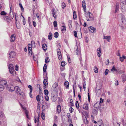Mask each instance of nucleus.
Returning <instances> with one entry per match:
<instances>
[{
    "mask_svg": "<svg viewBox=\"0 0 126 126\" xmlns=\"http://www.w3.org/2000/svg\"><path fill=\"white\" fill-rule=\"evenodd\" d=\"M121 19L119 22V24L122 28H123V26L126 24V21L125 16L122 14H120Z\"/></svg>",
    "mask_w": 126,
    "mask_h": 126,
    "instance_id": "f257e3e1",
    "label": "nucleus"
},
{
    "mask_svg": "<svg viewBox=\"0 0 126 126\" xmlns=\"http://www.w3.org/2000/svg\"><path fill=\"white\" fill-rule=\"evenodd\" d=\"M85 15L86 16L87 18V16L88 15L89 17V18L87 20V21L94 20V16L90 12H87L85 13Z\"/></svg>",
    "mask_w": 126,
    "mask_h": 126,
    "instance_id": "f03ea898",
    "label": "nucleus"
},
{
    "mask_svg": "<svg viewBox=\"0 0 126 126\" xmlns=\"http://www.w3.org/2000/svg\"><path fill=\"white\" fill-rule=\"evenodd\" d=\"M6 89L10 92H12L15 90V87L11 84H9L6 86Z\"/></svg>",
    "mask_w": 126,
    "mask_h": 126,
    "instance_id": "7ed1b4c3",
    "label": "nucleus"
},
{
    "mask_svg": "<svg viewBox=\"0 0 126 126\" xmlns=\"http://www.w3.org/2000/svg\"><path fill=\"white\" fill-rule=\"evenodd\" d=\"M121 3V8L122 9H126V0H120Z\"/></svg>",
    "mask_w": 126,
    "mask_h": 126,
    "instance_id": "20e7f679",
    "label": "nucleus"
},
{
    "mask_svg": "<svg viewBox=\"0 0 126 126\" xmlns=\"http://www.w3.org/2000/svg\"><path fill=\"white\" fill-rule=\"evenodd\" d=\"M52 88L53 91L55 92H57L58 90V84L57 83L55 82L53 84L52 86Z\"/></svg>",
    "mask_w": 126,
    "mask_h": 126,
    "instance_id": "39448f33",
    "label": "nucleus"
},
{
    "mask_svg": "<svg viewBox=\"0 0 126 126\" xmlns=\"http://www.w3.org/2000/svg\"><path fill=\"white\" fill-rule=\"evenodd\" d=\"M57 55L59 59L60 60H62V57L61 54V53L59 48H58L57 49Z\"/></svg>",
    "mask_w": 126,
    "mask_h": 126,
    "instance_id": "423d86ee",
    "label": "nucleus"
},
{
    "mask_svg": "<svg viewBox=\"0 0 126 126\" xmlns=\"http://www.w3.org/2000/svg\"><path fill=\"white\" fill-rule=\"evenodd\" d=\"M15 90H16V92L18 95H21V91L20 88L18 87V86H15Z\"/></svg>",
    "mask_w": 126,
    "mask_h": 126,
    "instance_id": "0eeeda50",
    "label": "nucleus"
},
{
    "mask_svg": "<svg viewBox=\"0 0 126 126\" xmlns=\"http://www.w3.org/2000/svg\"><path fill=\"white\" fill-rule=\"evenodd\" d=\"M9 70L10 73L12 74L13 75H14L16 74V72L14 70L13 67L9 69Z\"/></svg>",
    "mask_w": 126,
    "mask_h": 126,
    "instance_id": "6e6552de",
    "label": "nucleus"
},
{
    "mask_svg": "<svg viewBox=\"0 0 126 126\" xmlns=\"http://www.w3.org/2000/svg\"><path fill=\"white\" fill-rule=\"evenodd\" d=\"M16 55V53L13 51H11L9 54V57L10 58H12L14 57Z\"/></svg>",
    "mask_w": 126,
    "mask_h": 126,
    "instance_id": "1a4fd4ad",
    "label": "nucleus"
},
{
    "mask_svg": "<svg viewBox=\"0 0 126 126\" xmlns=\"http://www.w3.org/2000/svg\"><path fill=\"white\" fill-rule=\"evenodd\" d=\"M97 56L99 57H100L101 54V48L99 47L97 49Z\"/></svg>",
    "mask_w": 126,
    "mask_h": 126,
    "instance_id": "9d476101",
    "label": "nucleus"
},
{
    "mask_svg": "<svg viewBox=\"0 0 126 126\" xmlns=\"http://www.w3.org/2000/svg\"><path fill=\"white\" fill-rule=\"evenodd\" d=\"M88 104L87 103H85L83 106V108L84 109L87 110L89 109V107L88 105Z\"/></svg>",
    "mask_w": 126,
    "mask_h": 126,
    "instance_id": "9b49d317",
    "label": "nucleus"
},
{
    "mask_svg": "<svg viewBox=\"0 0 126 126\" xmlns=\"http://www.w3.org/2000/svg\"><path fill=\"white\" fill-rule=\"evenodd\" d=\"M89 29L90 31L93 33V32H94V31L96 30L95 28L91 26H90V27L89 28Z\"/></svg>",
    "mask_w": 126,
    "mask_h": 126,
    "instance_id": "f8f14e48",
    "label": "nucleus"
},
{
    "mask_svg": "<svg viewBox=\"0 0 126 126\" xmlns=\"http://www.w3.org/2000/svg\"><path fill=\"white\" fill-rule=\"evenodd\" d=\"M61 111V107L60 105H58L57 107V112L59 114Z\"/></svg>",
    "mask_w": 126,
    "mask_h": 126,
    "instance_id": "ddd939ff",
    "label": "nucleus"
},
{
    "mask_svg": "<svg viewBox=\"0 0 126 126\" xmlns=\"http://www.w3.org/2000/svg\"><path fill=\"white\" fill-rule=\"evenodd\" d=\"M77 49L76 51L77 55H80L81 54L80 50V49L78 48L77 46Z\"/></svg>",
    "mask_w": 126,
    "mask_h": 126,
    "instance_id": "4468645a",
    "label": "nucleus"
},
{
    "mask_svg": "<svg viewBox=\"0 0 126 126\" xmlns=\"http://www.w3.org/2000/svg\"><path fill=\"white\" fill-rule=\"evenodd\" d=\"M10 38V41L12 42H14L15 39V37L14 34L12 35L11 36Z\"/></svg>",
    "mask_w": 126,
    "mask_h": 126,
    "instance_id": "2eb2a0df",
    "label": "nucleus"
},
{
    "mask_svg": "<svg viewBox=\"0 0 126 126\" xmlns=\"http://www.w3.org/2000/svg\"><path fill=\"white\" fill-rule=\"evenodd\" d=\"M98 109H97L95 108L94 107L93 109V113L94 114H96L97 113V110Z\"/></svg>",
    "mask_w": 126,
    "mask_h": 126,
    "instance_id": "dca6fc26",
    "label": "nucleus"
},
{
    "mask_svg": "<svg viewBox=\"0 0 126 126\" xmlns=\"http://www.w3.org/2000/svg\"><path fill=\"white\" fill-rule=\"evenodd\" d=\"M56 13V11L54 9H52V14L54 18H56V16L55 14Z\"/></svg>",
    "mask_w": 126,
    "mask_h": 126,
    "instance_id": "f3484780",
    "label": "nucleus"
},
{
    "mask_svg": "<svg viewBox=\"0 0 126 126\" xmlns=\"http://www.w3.org/2000/svg\"><path fill=\"white\" fill-rule=\"evenodd\" d=\"M110 36H104V39H106L108 41V42H110Z\"/></svg>",
    "mask_w": 126,
    "mask_h": 126,
    "instance_id": "a211bd4d",
    "label": "nucleus"
},
{
    "mask_svg": "<svg viewBox=\"0 0 126 126\" xmlns=\"http://www.w3.org/2000/svg\"><path fill=\"white\" fill-rule=\"evenodd\" d=\"M9 16L12 19H13L14 17L13 11L12 12V11H10Z\"/></svg>",
    "mask_w": 126,
    "mask_h": 126,
    "instance_id": "6ab92c4d",
    "label": "nucleus"
},
{
    "mask_svg": "<svg viewBox=\"0 0 126 126\" xmlns=\"http://www.w3.org/2000/svg\"><path fill=\"white\" fill-rule=\"evenodd\" d=\"M100 106L99 104L97 103H95L94 105V107L97 109H98Z\"/></svg>",
    "mask_w": 126,
    "mask_h": 126,
    "instance_id": "aec40b11",
    "label": "nucleus"
},
{
    "mask_svg": "<svg viewBox=\"0 0 126 126\" xmlns=\"http://www.w3.org/2000/svg\"><path fill=\"white\" fill-rule=\"evenodd\" d=\"M83 121L85 124L86 125L88 123V121L87 120V118L85 116L84 117Z\"/></svg>",
    "mask_w": 126,
    "mask_h": 126,
    "instance_id": "412c9836",
    "label": "nucleus"
},
{
    "mask_svg": "<svg viewBox=\"0 0 126 126\" xmlns=\"http://www.w3.org/2000/svg\"><path fill=\"white\" fill-rule=\"evenodd\" d=\"M121 77L123 82H124L126 80V76L125 75H122Z\"/></svg>",
    "mask_w": 126,
    "mask_h": 126,
    "instance_id": "4be33fe9",
    "label": "nucleus"
},
{
    "mask_svg": "<svg viewBox=\"0 0 126 126\" xmlns=\"http://www.w3.org/2000/svg\"><path fill=\"white\" fill-rule=\"evenodd\" d=\"M47 46L45 44H43L42 45V48L44 50H46L47 49Z\"/></svg>",
    "mask_w": 126,
    "mask_h": 126,
    "instance_id": "5701e85b",
    "label": "nucleus"
},
{
    "mask_svg": "<svg viewBox=\"0 0 126 126\" xmlns=\"http://www.w3.org/2000/svg\"><path fill=\"white\" fill-rule=\"evenodd\" d=\"M101 90L100 89H98L97 90L96 94L97 96H99L101 94Z\"/></svg>",
    "mask_w": 126,
    "mask_h": 126,
    "instance_id": "b1692460",
    "label": "nucleus"
},
{
    "mask_svg": "<svg viewBox=\"0 0 126 126\" xmlns=\"http://www.w3.org/2000/svg\"><path fill=\"white\" fill-rule=\"evenodd\" d=\"M9 7L10 9V11H12V12L13 11L14 8L12 6V3H10L9 4Z\"/></svg>",
    "mask_w": 126,
    "mask_h": 126,
    "instance_id": "393cba45",
    "label": "nucleus"
},
{
    "mask_svg": "<svg viewBox=\"0 0 126 126\" xmlns=\"http://www.w3.org/2000/svg\"><path fill=\"white\" fill-rule=\"evenodd\" d=\"M67 116L68 117V120L69 121H71V118L70 116V114L69 113L67 114Z\"/></svg>",
    "mask_w": 126,
    "mask_h": 126,
    "instance_id": "a878e982",
    "label": "nucleus"
},
{
    "mask_svg": "<svg viewBox=\"0 0 126 126\" xmlns=\"http://www.w3.org/2000/svg\"><path fill=\"white\" fill-rule=\"evenodd\" d=\"M52 35L51 33V32H49V34L48 37V39L49 40H51L52 38Z\"/></svg>",
    "mask_w": 126,
    "mask_h": 126,
    "instance_id": "bb28decb",
    "label": "nucleus"
},
{
    "mask_svg": "<svg viewBox=\"0 0 126 126\" xmlns=\"http://www.w3.org/2000/svg\"><path fill=\"white\" fill-rule=\"evenodd\" d=\"M51 100L53 102H55L57 99L56 97H55L54 95L51 97Z\"/></svg>",
    "mask_w": 126,
    "mask_h": 126,
    "instance_id": "cd10ccee",
    "label": "nucleus"
},
{
    "mask_svg": "<svg viewBox=\"0 0 126 126\" xmlns=\"http://www.w3.org/2000/svg\"><path fill=\"white\" fill-rule=\"evenodd\" d=\"M43 83L44 85L45 86L48 85L47 80L45 79L44 80Z\"/></svg>",
    "mask_w": 126,
    "mask_h": 126,
    "instance_id": "c85d7f7f",
    "label": "nucleus"
},
{
    "mask_svg": "<svg viewBox=\"0 0 126 126\" xmlns=\"http://www.w3.org/2000/svg\"><path fill=\"white\" fill-rule=\"evenodd\" d=\"M47 65L46 64H44L43 68V71L44 72H46V71Z\"/></svg>",
    "mask_w": 126,
    "mask_h": 126,
    "instance_id": "c756f323",
    "label": "nucleus"
},
{
    "mask_svg": "<svg viewBox=\"0 0 126 126\" xmlns=\"http://www.w3.org/2000/svg\"><path fill=\"white\" fill-rule=\"evenodd\" d=\"M59 36V33L57 32H55L54 34V37L56 38H57Z\"/></svg>",
    "mask_w": 126,
    "mask_h": 126,
    "instance_id": "7c9ffc66",
    "label": "nucleus"
},
{
    "mask_svg": "<svg viewBox=\"0 0 126 126\" xmlns=\"http://www.w3.org/2000/svg\"><path fill=\"white\" fill-rule=\"evenodd\" d=\"M62 27H63V28L62 29L61 31L63 33H64L66 30V27L64 26H63Z\"/></svg>",
    "mask_w": 126,
    "mask_h": 126,
    "instance_id": "2f4dec72",
    "label": "nucleus"
},
{
    "mask_svg": "<svg viewBox=\"0 0 126 126\" xmlns=\"http://www.w3.org/2000/svg\"><path fill=\"white\" fill-rule=\"evenodd\" d=\"M82 6L83 8H85L86 7L85 5V1L83 0L82 2Z\"/></svg>",
    "mask_w": 126,
    "mask_h": 126,
    "instance_id": "473e14b6",
    "label": "nucleus"
},
{
    "mask_svg": "<svg viewBox=\"0 0 126 126\" xmlns=\"http://www.w3.org/2000/svg\"><path fill=\"white\" fill-rule=\"evenodd\" d=\"M1 83L5 85H6L7 84V81L5 80H2L1 81Z\"/></svg>",
    "mask_w": 126,
    "mask_h": 126,
    "instance_id": "72a5a7b5",
    "label": "nucleus"
},
{
    "mask_svg": "<svg viewBox=\"0 0 126 126\" xmlns=\"http://www.w3.org/2000/svg\"><path fill=\"white\" fill-rule=\"evenodd\" d=\"M94 71L95 73H97L98 72V69L96 66H95L94 67Z\"/></svg>",
    "mask_w": 126,
    "mask_h": 126,
    "instance_id": "f704fd0d",
    "label": "nucleus"
},
{
    "mask_svg": "<svg viewBox=\"0 0 126 126\" xmlns=\"http://www.w3.org/2000/svg\"><path fill=\"white\" fill-rule=\"evenodd\" d=\"M77 18V15L76 13V12L75 11H74L73 12V18L75 19Z\"/></svg>",
    "mask_w": 126,
    "mask_h": 126,
    "instance_id": "c9c22d12",
    "label": "nucleus"
},
{
    "mask_svg": "<svg viewBox=\"0 0 126 126\" xmlns=\"http://www.w3.org/2000/svg\"><path fill=\"white\" fill-rule=\"evenodd\" d=\"M64 85L66 87H68L69 85V83L68 82H65L64 83Z\"/></svg>",
    "mask_w": 126,
    "mask_h": 126,
    "instance_id": "e433bc0d",
    "label": "nucleus"
},
{
    "mask_svg": "<svg viewBox=\"0 0 126 126\" xmlns=\"http://www.w3.org/2000/svg\"><path fill=\"white\" fill-rule=\"evenodd\" d=\"M111 71H114L116 72L117 71V70L115 68V67L114 66H113L112 67L111 69Z\"/></svg>",
    "mask_w": 126,
    "mask_h": 126,
    "instance_id": "4c0bfd02",
    "label": "nucleus"
},
{
    "mask_svg": "<svg viewBox=\"0 0 126 126\" xmlns=\"http://www.w3.org/2000/svg\"><path fill=\"white\" fill-rule=\"evenodd\" d=\"M4 87L2 85H0V92L2 91L4 89Z\"/></svg>",
    "mask_w": 126,
    "mask_h": 126,
    "instance_id": "58836bf2",
    "label": "nucleus"
},
{
    "mask_svg": "<svg viewBox=\"0 0 126 126\" xmlns=\"http://www.w3.org/2000/svg\"><path fill=\"white\" fill-rule=\"evenodd\" d=\"M28 87L30 89V91L31 93H32V88L31 85H29Z\"/></svg>",
    "mask_w": 126,
    "mask_h": 126,
    "instance_id": "ea45409f",
    "label": "nucleus"
},
{
    "mask_svg": "<svg viewBox=\"0 0 126 126\" xmlns=\"http://www.w3.org/2000/svg\"><path fill=\"white\" fill-rule=\"evenodd\" d=\"M76 107L77 109H79V106L78 103V102L77 101L76 102Z\"/></svg>",
    "mask_w": 126,
    "mask_h": 126,
    "instance_id": "a19ab883",
    "label": "nucleus"
},
{
    "mask_svg": "<svg viewBox=\"0 0 126 126\" xmlns=\"http://www.w3.org/2000/svg\"><path fill=\"white\" fill-rule=\"evenodd\" d=\"M44 92L45 94L46 95H47L48 93V92L47 90H44Z\"/></svg>",
    "mask_w": 126,
    "mask_h": 126,
    "instance_id": "79ce46f5",
    "label": "nucleus"
},
{
    "mask_svg": "<svg viewBox=\"0 0 126 126\" xmlns=\"http://www.w3.org/2000/svg\"><path fill=\"white\" fill-rule=\"evenodd\" d=\"M25 113L26 115V116L27 118L29 119V116H28V111L26 110L25 111Z\"/></svg>",
    "mask_w": 126,
    "mask_h": 126,
    "instance_id": "37998d69",
    "label": "nucleus"
},
{
    "mask_svg": "<svg viewBox=\"0 0 126 126\" xmlns=\"http://www.w3.org/2000/svg\"><path fill=\"white\" fill-rule=\"evenodd\" d=\"M53 25L54 27H56L57 26V23L56 21H55L53 22Z\"/></svg>",
    "mask_w": 126,
    "mask_h": 126,
    "instance_id": "c03bdc74",
    "label": "nucleus"
},
{
    "mask_svg": "<svg viewBox=\"0 0 126 126\" xmlns=\"http://www.w3.org/2000/svg\"><path fill=\"white\" fill-rule=\"evenodd\" d=\"M31 44L32 46L35 47V42L34 41H31Z\"/></svg>",
    "mask_w": 126,
    "mask_h": 126,
    "instance_id": "a18cd8bd",
    "label": "nucleus"
},
{
    "mask_svg": "<svg viewBox=\"0 0 126 126\" xmlns=\"http://www.w3.org/2000/svg\"><path fill=\"white\" fill-rule=\"evenodd\" d=\"M49 62V58L47 57L45 59V63H47Z\"/></svg>",
    "mask_w": 126,
    "mask_h": 126,
    "instance_id": "49530a36",
    "label": "nucleus"
},
{
    "mask_svg": "<svg viewBox=\"0 0 126 126\" xmlns=\"http://www.w3.org/2000/svg\"><path fill=\"white\" fill-rule=\"evenodd\" d=\"M66 4L64 2L62 3V8L63 9L64 8L66 7Z\"/></svg>",
    "mask_w": 126,
    "mask_h": 126,
    "instance_id": "de8ad7c7",
    "label": "nucleus"
},
{
    "mask_svg": "<svg viewBox=\"0 0 126 126\" xmlns=\"http://www.w3.org/2000/svg\"><path fill=\"white\" fill-rule=\"evenodd\" d=\"M39 95H37L36 97V99L38 101H39L40 100V99L39 97Z\"/></svg>",
    "mask_w": 126,
    "mask_h": 126,
    "instance_id": "09e8293b",
    "label": "nucleus"
},
{
    "mask_svg": "<svg viewBox=\"0 0 126 126\" xmlns=\"http://www.w3.org/2000/svg\"><path fill=\"white\" fill-rule=\"evenodd\" d=\"M5 17V19H6L8 21H9L10 19V18L8 16H6Z\"/></svg>",
    "mask_w": 126,
    "mask_h": 126,
    "instance_id": "8fccbe9b",
    "label": "nucleus"
},
{
    "mask_svg": "<svg viewBox=\"0 0 126 126\" xmlns=\"http://www.w3.org/2000/svg\"><path fill=\"white\" fill-rule=\"evenodd\" d=\"M32 48H28V50L29 52V53L30 54H32Z\"/></svg>",
    "mask_w": 126,
    "mask_h": 126,
    "instance_id": "3c124183",
    "label": "nucleus"
},
{
    "mask_svg": "<svg viewBox=\"0 0 126 126\" xmlns=\"http://www.w3.org/2000/svg\"><path fill=\"white\" fill-rule=\"evenodd\" d=\"M13 67V66L12 64H10L8 66V68L9 69L11 68H12Z\"/></svg>",
    "mask_w": 126,
    "mask_h": 126,
    "instance_id": "603ef678",
    "label": "nucleus"
},
{
    "mask_svg": "<svg viewBox=\"0 0 126 126\" xmlns=\"http://www.w3.org/2000/svg\"><path fill=\"white\" fill-rule=\"evenodd\" d=\"M109 72V70L108 69H106L105 72V75H107L108 73Z\"/></svg>",
    "mask_w": 126,
    "mask_h": 126,
    "instance_id": "864d4df0",
    "label": "nucleus"
},
{
    "mask_svg": "<svg viewBox=\"0 0 126 126\" xmlns=\"http://www.w3.org/2000/svg\"><path fill=\"white\" fill-rule=\"evenodd\" d=\"M120 60L122 62L124 61V60L125 59L124 58V57H123V55L122 56V57H120Z\"/></svg>",
    "mask_w": 126,
    "mask_h": 126,
    "instance_id": "5fc2aeb1",
    "label": "nucleus"
},
{
    "mask_svg": "<svg viewBox=\"0 0 126 126\" xmlns=\"http://www.w3.org/2000/svg\"><path fill=\"white\" fill-rule=\"evenodd\" d=\"M74 109L72 107H70L69 109V110L70 113H72Z\"/></svg>",
    "mask_w": 126,
    "mask_h": 126,
    "instance_id": "6e6d98bb",
    "label": "nucleus"
},
{
    "mask_svg": "<svg viewBox=\"0 0 126 126\" xmlns=\"http://www.w3.org/2000/svg\"><path fill=\"white\" fill-rule=\"evenodd\" d=\"M45 99L46 101H48L49 100V98L48 96L46 95L45 97Z\"/></svg>",
    "mask_w": 126,
    "mask_h": 126,
    "instance_id": "4d7b16f0",
    "label": "nucleus"
},
{
    "mask_svg": "<svg viewBox=\"0 0 126 126\" xmlns=\"http://www.w3.org/2000/svg\"><path fill=\"white\" fill-rule=\"evenodd\" d=\"M19 5L21 9V10L22 11H23L24 10V9L22 6V4L21 3H20L19 4Z\"/></svg>",
    "mask_w": 126,
    "mask_h": 126,
    "instance_id": "13d9d810",
    "label": "nucleus"
},
{
    "mask_svg": "<svg viewBox=\"0 0 126 126\" xmlns=\"http://www.w3.org/2000/svg\"><path fill=\"white\" fill-rule=\"evenodd\" d=\"M44 79H46V80H48V77L47 76V73H46L45 75V77L44 76L43 77Z\"/></svg>",
    "mask_w": 126,
    "mask_h": 126,
    "instance_id": "bf43d9fd",
    "label": "nucleus"
},
{
    "mask_svg": "<svg viewBox=\"0 0 126 126\" xmlns=\"http://www.w3.org/2000/svg\"><path fill=\"white\" fill-rule=\"evenodd\" d=\"M45 114L43 112L42 113V119L44 120L45 119Z\"/></svg>",
    "mask_w": 126,
    "mask_h": 126,
    "instance_id": "052dcab7",
    "label": "nucleus"
},
{
    "mask_svg": "<svg viewBox=\"0 0 126 126\" xmlns=\"http://www.w3.org/2000/svg\"><path fill=\"white\" fill-rule=\"evenodd\" d=\"M65 65V62H61V65L62 66H64Z\"/></svg>",
    "mask_w": 126,
    "mask_h": 126,
    "instance_id": "680f3d73",
    "label": "nucleus"
},
{
    "mask_svg": "<svg viewBox=\"0 0 126 126\" xmlns=\"http://www.w3.org/2000/svg\"><path fill=\"white\" fill-rule=\"evenodd\" d=\"M6 13L4 11L1 12L0 13V14L1 15H6Z\"/></svg>",
    "mask_w": 126,
    "mask_h": 126,
    "instance_id": "e2e57ef3",
    "label": "nucleus"
},
{
    "mask_svg": "<svg viewBox=\"0 0 126 126\" xmlns=\"http://www.w3.org/2000/svg\"><path fill=\"white\" fill-rule=\"evenodd\" d=\"M74 34L75 36L76 37H77V32L75 31H74Z\"/></svg>",
    "mask_w": 126,
    "mask_h": 126,
    "instance_id": "0e129e2a",
    "label": "nucleus"
},
{
    "mask_svg": "<svg viewBox=\"0 0 126 126\" xmlns=\"http://www.w3.org/2000/svg\"><path fill=\"white\" fill-rule=\"evenodd\" d=\"M85 86H86V83L85 82H83V88L84 89H85Z\"/></svg>",
    "mask_w": 126,
    "mask_h": 126,
    "instance_id": "69168bd1",
    "label": "nucleus"
},
{
    "mask_svg": "<svg viewBox=\"0 0 126 126\" xmlns=\"http://www.w3.org/2000/svg\"><path fill=\"white\" fill-rule=\"evenodd\" d=\"M103 102V100L101 98L100 99V102L101 103H102Z\"/></svg>",
    "mask_w": 126,
    "mask_h": 126,
    "instance_id": "338daca9",
    "label": "nucleus"
},
{
    "mask_svg": "<svg viewBox=\"0 0 126 126\" xmlns=\"http://www.w3.org/2000/svg\"><path fill=\"white\" fill-rule=\"evenodd\" d=\"M33 26L34 27H36V23L35 22H34V21H33Z\"/></svg>",
    "mask_w": 126,
    "mask_h": 126,
    "instance_id": "774afa93",
    "label": "nucleus"
}]
</instances>
